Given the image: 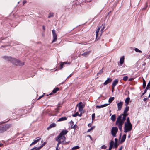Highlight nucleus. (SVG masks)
I'll list each match as a JSON object with an SVG mask.
<instances>
[{
  "instance_id": "nucleus-1",
  "label": "nucleus",
  "mask_w": 150,
  "mask_h": 150,
  "mask_svg": "<svg viewBox=\"0 0 150 150\" xmlns=\"http://www.w3.org/2000/svg\"><path fill=\"white\" fill-rule=\"evenodd\" d=\"M3 58L6 60L10 61L13 64L17 66H22L24 65V62L11 57L4 56Z\"/></svg>"
},
{
  "instance_id": "nucleus-2",
  "label": "nucleus",
  "mask_w": 150,
  "mask_h": 150,
  "mask_svg": "<svg viewBox=\"0 0 150 150\" xmlns=\"http://www.w3.org/2000/svg\"><path fill=\"white\" fill-rule=\"evenodd\" d=\"M126 118L124 117H122L121 116H119L117 118L115 124L118 127L120 131H121L122 125L123 124Z\"/></svg>"
},
{
  "instance_id": "nucleus-3",
  "label": "nucleus",
  "mask_w": 150,
  "mask_h": 150,
  "mask_svg": "<svg viewBox=\"0 0 150 150\" xmlns=\"http://www.w3.org/2000/svg\"><path fill=\"white\" fill-rule=\"evenodd\" d=\"M132 129V125L131 123H125L124 131L125 133L130 131Z\"/></svg>"
},
{
  "instance_id": "nucleus-4",
  "label": "nucleus",
  "mask_w": 150,
  "mask_h": 150,
  "mask_svg": "<svg viewBox=\"0 0 150 150\" xmlns=\"http://www.w3.org/2000/svg\"><path fill=\"white\" fill-rule=\"evenodd\" d=\"M129 110V107L128 106L126 107L123 113L120 116H121V117L122 116L123 117H124L126 118V117L129 115L128 113H127V112Z\"/></svg>"
},
{
  "instance_id": "nucleus-5",
  "label": "nucleus",
  "mask_w": 150,
  "mask_h": 150,
  "mask_svg": "<svg viewBox=\"0 0 150 150\" xmlns=\"http://www.w3.org/2000/svg\"><path fill=\"white\" fill-rule=\"evenodd\" d=\"M76 106H78L79 109V111L80 112H83V108L84 105L83 104L82 102H80Z\"/></svg>"
},
{
  "instance_id": "nucleus-6",
  "label": "nucleus",
  "mask_w": 150,
  "mask_h": 150,
  "mask_svg": "<svg viewBox=\"0 0 150 150\" xmlns=\"http://www.w3.org/2000/svg\"><path fill=\"white\" fill-rule=\"evenodd\" d=\"M118 131V128L117 127H113L111 129V134L114 137L116 136V133Z\"/></svg>"
},
{
  "instance_id": "nucleus-7",
  "label": "nucleus",
  "mask_w": 150,
  "mask_h": 150,
  "mask_svg": "<svg viewBox=\"0 0 150 150\" xmlns=\"http://www.w3.org/2000/svg\"><path fill=\"white\" fill-rule=\"evenodd\" d=\"M56 138L57 139H60V140H62V143L63 144H68L69 143V141L68 142H64L66 139L65 136H62L61 137H58V136Z\"/></svg>"
},
{
  "instance_id": "nucleus-8",
  "label": "nucleus",
  "mask_w": 150,
  "mask_h": 150,
  "mask_svg": "<svg viewBox=\"0 0 150 150\" xmlns=\"http://www.w3.org/2000/svg\"><path fill=\"white\" fill-rule=\"evenodd\" d=\"M52 31L53 38V40L52 41V42L53 43L56 41L57 40V37L55 30L54 29L52 30Z\"/></svg>"
},
{
  "instance_id": "nucleus-9",
  "label": "nucleus",
  "mask_w": 150,
  "mask_h": 150,
  "mask_svg": "<svg viewBox=\"0 0 150 150\" xmlns=\"http://www.w3.org/2000/svg\"><path fill=\"white\" fill-rule=\"evenodd\" d=\"M68 131L67 130H63L61 132L59 133L58 135V137H61L62 136H64L68 132Z\"/></svg>"
},
{
  "instance_id": "nucleus-10",
  "label": "nucleus",
  "mask_w": 150,
  "mask_h": 150,
  "mask_svg": "<svg viewBox=\"0 0 150 150\" xmlns=\"http://www.w3.org/2000/svg\"><path fill=\"white\" fill-rule=\"evenodd\" d=\"M11 127V125H7L3 127H2L3 131V132L7 130L8 129L10 128Z\"/></svg>"
},
{
  "instance_id": "nucleus-11",
  "label": "nucleus",
  "mask_w": 150,
  "mask_h": 150,
  "mask_svg": "<svg viewBox=\"0 0 150 150\" xmlns=\"http://www.w3.org/2000/svg\"><path fill=\"white\" fill-rule=\"evenodd\" d=\"M123 105V102H120L119 103H118L117 104V108H118V110L119 111H120L121 110L122 106Z\"/></svg>"
},
{
  "instance_id": "nucleus-12",
  "label": "nucleus",
  "mask_w": 150,
  "mask_h": 150,
  "mask_svg": "<svg viewBox=\"0 0 150 150\" xmlns=\"http://www.w3.org/2000/svg\"><path fill=\"white\" fill-rule=\"evenodd\" d=\"M118 82V80L117 79H115L113 81L112 84V86L113 87L112 90L114 89V87L117 84Z\"/></svg>"
},
{
  "instance_id": "nucleus-13",
  "label": "nucleus",
  "mask_w": 150,
  "mask_h": 150,
  "mask_svg": "<svg viewBox=\"0 0 150 150\" xmlns=\"http://www.w3.org/2000/svg\"><path fill=\"white\" fill-rule=\"evenodd\" d=\"M112 81V79L110 78H108L107 79L104 83L103 84L105 85H106L109 83L111 82Z\"/></svg>"
},
{
  "instance_id": "nucleus-14",
  "label": "nucleus",
  "mask_w": 150,
  "mask_h": 150,
  "mask_svg": "<svg viewBox=\"0 0 150 150\" xmlns=\"http://www.w3.org/2000/svg\"><path fill=\"white\" fill-rule=\"evenodd\" d=\"M56 124L54 123H53L51 124L50 125L47 127V129L49 130L51 128L54 127L56 126Z\"/></svg>"
},
{
  "instance_id": "nucleus-15",
  "label": "nucleus",
  "mask_w": 150,
  "mask_h": 150,
  "mask_svg": "<svg viewBox=\"0 0 150 150\" xmlns=\"http://www.w3.org/2000/svg\"><path fill=\"white\" fill-rule=\"evenodd\" d=\"M126 135L125 134H124L123 135V136H122V139L121 140V143H123V142H124V141H125V140L126 139Z\"/></svg>"
},
{
  "instance_id": "nucleus-16",
  "label": "nucleus",
  "mask_w": 150,
  "mask_h": 150,
  "mask_svg": "<svg viewBox=\"0 0 150 150\" xmlns=\"http://www.w3.org/2000/svg\"><path fill=\"white\" fill-rule=\"evenodd\" d=\"M67 119V118L66 117H62L59 119L57 121L59 122L65 120Z\"/></svg>"
},
{
  "instance_id": "nucleus-17",
  "label": "nucleus",
  "mask_w": 150,
  "mask_h": 150,
  "mask_svg": "<svg viewBox=\"0 0 150 150\" xmlns=\"http://www.w3.org/2000/svg\"><path fill=\"white\" fill-rule=\"evenodd\" d=\"M89 54L90 52L88 51L82 54L81 55L83 57H86Z\"/></svg>"
},
{
  "instance_id": "nucleus-18",
  "label": "nucleus",
  "mask_w": 150,
  "mask_h": 150,
  "mask_svg": "<svg viewBox=\"0 0 150 150\" xmlns=\"http://www.w3.org/2000/svg\"><path fill=\"white\" fill-rule=\"evenodd\" d=\"M40 139L41 138H39V139L35 140L30 144V146H31L32 145H34L37 143Z\"/></svg>"
},
{
  "instance_id": "nucleus-19",
  "label": "nucleus",
  "mask_w": 150,
  "mask_h": 150,
  "mask_svg": "<svg viewBox=\"0 0 150 150\" xmlns=\"http://www.w3.org/2000/svg\"><path fill=\"white\" fill-rule=\"evenodd\" d=\"M124 56L121 57L120 59V63L121 64H122L124 62Z\"/></svg>"
},
{
  "instance_id": "nucleus-20",
  "label": "nucleus",
  "mask_w": 150,
  "mask_h": 150,
  "mask_svg": "<svg viewBox=\"0 0 150 150\" xmlns=\"http://www.w3.org/2000/svg\"><path fill=\"white\" fill-rule=\"evenodd\" d=\"M55 139L58 142L56 147L58 148L59 144L61 143H62V140H60V139H57L56 138Z\"/></svg>"
},
{
  "instance_id": "nucleus-21",
  "label": "nucleus",
  "mask_w": 150,
  "mask_h": 150,
  "mask_svg": "<svg viewBox=\"0 0 150 150\" xmlns=\"http://www.w3.org/2000/svg\"><path fill=\"white\" fill-rule=\"evenodd\" d=\"M100 27H99L97 29V30H96V38H97L98 37V33L99 32V30L100 29Z\"/></svg>"
},
{
  "instance_id": "nucleus-22",
  "label": "nucleus",
  "mask_w": 150,
  "mask_h": 150,
  "mask_svg": "<svg viewBox=\"0 0 150 150\" xmlns=\"http://www.w3.org/2000/svg\"><path fill=\"white\" fill-rule=\"evenodd\" d=\"M111 119L114 122L115 121L116 119V115H115L114 114L112 115L111 117Z\"/></svg>"
},
{
  "instance_id": "nucleus-23",
  "label": "nucleus",
  "mask_w": 150,
  "mask_h": 150,
  "mask_svg": "<svg viewBox=\"0 0 150 150\" xmlns=\"http://www.w3.org/2000/svg\"><path fill=\"white\" fill-rule=\"evenodd\" d=\"M114 99V97H110L108 100V102L110 103H111L113 100Z\"/></svg>"
},
{
  "instance_id": "nucleus-24",
  "label": "nucleus",
  "mask_w": 150,
  "mask_h": 150,
  "mask_svg": "<svg viewBox=\"0 0 150 150\" xmlns=\"http://www.w3.org/2000/svg\"><path fill=\"white\" fill-rule=\"evenodd\" d=\"M79 147L78 146L73 147L71 149V150H75L79 149Z\"/></svg>"
},
{
  "instance_id": "nucleus-25",
  "label": "nucleus",
  "mask_w": 150,
  "mask_h": 150,
  "mask_svg": "<svg viewBox=\"0 0 150 150\" xmlns=\"http://www.w3.org/2000/svg\"><path fill=\"white\" fill-rule=\"evenodd\" d=\"M129 100L130 98L129 97L127 98L125 100V103L126 104H128Z\"/></svg>"
},
{
  "instance_id": "nucleus-26",
  "label": "nucleus",
  "mask_w": 150,
  "mask_h": 150,
  "mask_svg": "<svg viewBox=\"0 0 150 150\" xmlns=\"http://www.w3.org/2000/svg\"><path fill=\"white\" fill-rule=\"evenodd\" d=\"M59 90V89L58 88H54L53 91L52 92L53 93H56L57 91H58Z\"/></svg>"
},
{
  "instance_id": "nucleus-27",
  "label": "nucleus",
  "mask_w": 150,
  "mask_h": 150,
  "mask_svg": "<svg viewBox=\"0 0 150 150\" xmlns=\"http://www.w3.org/2000/svg\"><path fill=\"white\" fill-rule=\"evenodd\" d=\"M134 50L137 52L141 53L142 52V51L137 48H135L134 49Z\"/></svg>"
},
{
  "instance_id": "nucleus-28",
  "label": "nucleus",
  "mask_w": 150,
  "mask_h": 150,
  "mask_svg": "<svg viewBox=\"0 0 150 150\" xmlns=\"http://www.w3.org/2000/svg\"><path fill=\"white\" fill-rule=\"evenodd\" d=\"M150 88V81L149 82L146 88V89H148Z\"/></svg>"
},
{
  "instance_id": "nucleus-29",
  "label": "nucleus",
  "mask_w": 150,
  "mask_h": 150,
  "mask_svg": "<svg viewBox=\"0 0 150 150\" xmlns=\"http://www.w3.org/2000/svg\"><path fill=\"white\" fill-rule=\"evenodd\" d=\"M130 123V122L129 120V117H128L127 118L126 122H125V123Z\"/></svg>"
},
{
  "instance_id": "nucleus-30",
  "label": "nucleus",
  "mask_w": 150,
  "mask_h": 150,
  "mask_svg": "<svg viewBox=\"0 0 150 150\" xmlns=\"http://www.w3.org/2000/svg\"><path fill=\"white\" fill-rule=\"evenodd\" d=\"M53 13H50L49 14V16L48 17V18H50L53 17Z\"/></svg>"
},
{
  "instance_id": "nucleus-31",
  "label": "nucleus",
  "mask_w": 150,
  "mask_h": 150,
  "mask_svg": "<svg viewBox=\"0 0 150 150\" xmlns=\"http://www.w3.org/2000/svg\"><path fill=\"white\" fill-rule=\"evenodd\" d=\"M114 144V142L113 140H111L110 143V145L111 146H113V145Z\"/></svg>"
},
{
  "instance_id": "nucleus-32",
  "label": "nucleus",
  "mask_w": 150,
  "mask_h": 150,
  "mask_svg": "<svg viewBox=\"0 0 150 150\" xmlns=\"http://www.w3.org/2000/svg\"><path fill=\"white\" fill-rule=\"evenodd\" d=\"M146 84L145 81L144 80L143 82V88H144L146 87Z\"/></svg>"
},
{
  "instance_id": "nucleus-33",
  "label": "nucleus",
  "mask_w": 150,
  "mask_h": 150,
  "mask_svg": "<svg viewBox=\"0 0 150 150\" xmlns=\"http://www.w3.org/2000/svg\"><path fill=\"white\" fill-rule=\"evenodd\" d=\"M78 115H79V113L78 112H77L76 113H75V114L72 115V116L73 117H75L78 116Z\"/></svg>"
},
{
  "instance_id": "nucleus-34",
  "label": "nucleus",
  "mask_w": 150,
  "mask_h": 150,
  "mask_svg": "<svg viewBox=\"0 0 150 150\" xmlns=\"http://www.w3.org/2000/svg\"><path fill=\"white\" fill-rule=\"evenodd\" d=\"M94 128V127H92L90 129H89L88 130L87 132H89L91 131Z\"/></svg>"
},
{
  "instance_id": "nucleus-35",
  "label": "nucleus",
  "mask_w": 150,
  "mask_h": 150,
  "mask_svg": "<svg viewBox=\"0 0 150 150\" xmlns=\"http://www.w3.org/2000/svg\"><path fill=\"white\" fill-rule=\"evenodd\" d=\"M127 79H128V77L127 76H125L123 78V79L124 81H126L127 80Z\"/></svg>"
},
{
  "instance_id": "nucleus-36",
  "label": "nucleus",
  "mask_w": 150,
  "mask_h": 150,
  "mask_svg": "<svg viewBox=\"0 0 150 150\" xmlns=\"http://www.w3.org/2000/svg\"><path fill=\"white\" fill-rule=\"evenodd\" d=\"M46 143V142H44L42 144V145L41 146H40V147H39L40 148V149Z\"/></svg>"
},
{
  "instance_id": "nucleus-37",
  "label": "nucleus",
  "mask_w": 150,
  "mask_h": 150,
  "mask_svg": "<svg viewBox=\"0 0 150 150\" xmlns=\"http://www.w3.org/2000/svg\"><path fill=\"white\" fill-rule=\"evenodd\" d=\"M95 114L93 113L92 114V120H93V119L95 118Z\"/></svg>"
},
{
  "instance_id": "nucleus-38",
  "label": "nucleus",
  "mask_w": 150,
  "mask_h": 150,
  "mask_svg": "<svg viewBox=\"0 0 150 150\" xmlns=\"http://www.w3.org/2000/svg\"><path fill=\"white\" fill-rule=\"evenodd\" d=\"M103 72V69H102L97 74V75H98V74H101Z\"/></svg>"
},
{
  "instance_id": "nucleus-39",
  "label": "nucleus",
  "mask_w": 150,
  "mask_h": 150,
  "mask_svg": "<svg viewBox=\"0 0 150 150\" xmlns=\"http://www.w3.org/2000/svg\"><path fill=\"white\" fill-rule=\"evenodd\" d=\"M109 104H103V105H102V108H103V107L107 106Z\"/></svg>"
},
{
  "instance_id": "nucleus-40",
  "label": "nucleus",
  "mask_w": 150,
  "mask_h": 150,
  "mask_svg": "<svg viewBox=\"0 0 150 150\" xmlns=\"http://www.w3.org/2000/svg\"><path fill=\"white\" fill-rule=\"evenodd\" d=\"M101 148L102 149H105L106 148V147L105 145H103L101 146Z\"/></svg>"
},
{
  "instance_id": "nucleus-41",
  "label": "nucleus",
  "mask_w": 150,
  "mask_h": 150,
  "mask_svg": "<svg viewBox=\"0 0 150 150\" xmlns=\"http://www.w3.org/2000/svg\"><path fill=\"white\" fill-rule=\"evenodd\" d=\"M105 28V27L104 26L103 27V28H102L101 29V31H101V34L103 33V30Z\"/></svg>"
},
{
  "instance_id": "nucleus-42",
  "label": "nucleus",
  "mask_w": 150,
  "mask_h": 150,
  "mask_svg": "<svg viewBox=\"0 0 150 150\" xmlns=\"http://www.w3.org/2000/svg\"><path fill=\"white\" fill-rule=\"evenodd\" d=\"M64 65V64L63 62H61L60 63V65L61 67V69H62V68H63V66Z\"/></svg>"
},
{
  "instance_id": "nucleus-43",
  "label": "nucleus",
  "mask_w": 150,
  "mask_h": 150,
  "mask_svg": "<svg viewBox=\"0 0 150 150\" xmlns=\"http://www.w3.org/2000/svg\"><path fill=\"white\" fill-rule=\"evenodd\" d=\"M117 146H118V144H117V143H115L114 147L115 148H117Z\"/></svg>"
},
{
  "instance_id": "nucleus-44",
  "label": "nucleus",
  "mask_w": 150,
  "mask_h": 150,
  "mask_svg": "<svg viewBox=\"0 0 150 150\" xmlns=\"http://www.w3.org/2000/svg\"><path fill=\"white\" fill-rule=\"evenodd\" d=\"M3 132V131L2 130V127H0V133Z\"/></svg>"
},
{
  "instance_id": "nucleus-45",
  "label": "nucleus",
  "mask_w": 150,
  "mask_h": 150,
  "mask_svg": "<svg viewBox=\"0 0 150 150\" xmlns=\"http://www.w3.org/2000/svg\"><path fill=\"white\" fill-rule=\"evenodd\" d=\"M113 146H111L110 145L109 149H108V150H111L113 148Z\"/></svg>"
},
{
  "instance_id": "nucleus-46",
  "label": "nucleus",
  "mask_w": 150,
  "mask_h": 150,
  "mask_svg": "<svg viewBox=\"0 0 150 150\" xmlns=\"http://www.w3.org/2000/svg\"><path fill=\"white\" fill-rule=\"evenodd\" d=\"M96 108H102V105H101L100 106L97 105L96 106Z\"/></svg>"
},
{
  "instance_id": "nucleus-47",
  "label": "nucleus",
  "mask_w": 150,
  "mask_h": 150,
  "mask_svg": "<svg viewBox=\"0 0 150 150\" xmlns=\"http://www.w3.org/2000/svg\"><path fill=\"white\" fill-rule=\"evenodd\" d=\"M147 90V89H146H146H145L144 91V92L142 94V95H143L146 93Z\"/></svg>"
},
{
  "instance_id": "nucleus-48",
  "label": "nucleus",
  "mask_w": 150,
  "mask_h": 150,
  "mask_svg": "<svg viewBox=\"0 0 150 150\" xmlns=\"http://www.w3.org/2000/svg\"><path fill=\"white\" fill-rule=\"evenodd\" d=\"M64 64H69L70 63L68 62H63Z\"/></svg>"
},
{
  "instance_id": "nucleus-49",
  "label": "nucleus",
  "mask_w": 150,
  "mask_h": 150,
  "mask_svg": "<svg viewBox=\"0 0 150 150\" xmlns=\"http://www.w3.org/2000/svg\"><path fill=\"white\" fill-rule=\"evenodd\" d=\"M43 96H44V95H42V96H39L38 99V100H39V99H41Z\"/></svg>"
},
{
  "instance_id": "nucleus-50",
  "label": "nucleus",
  "mask_w": 150,
  "mask_h": 150,
  "mask_svg": "<svg viewBox=\"0 0 150 150\" xmlns=\"http://www.w3.org/2000/svg\"><path fill=\"white\" fill-rule=\"evenodd\" d=\"M115 143H117V138H115Z\"/></svg>"
},
{
  "instance_id": "nucleus-51",
  "label": "nucleus",
  "mask_w": 150,
  "mask_h": 150,
  "mask_svg": "<svg viewBox=\"0 0 150 150\" xmlns=\"http://www.w3.org/2000/svg\"><path fill=\"white\" fill-rule=\"evenodd\" d=\"M35 149V150H40V148L39 147H38L37 148H36Z\"/></svg>"
},
{
  "instance_id": "nucleus-52",
  "label": "nucleus",
  "mask_w": 150,
  "mask_h": 150,
  "mask_svg": "<svg viewBox=\"0 0 150 150\" xmlns=\"http://www.w3.org/2000/svg\"><path fill=\"white\" fill-rule=\"evenodd\" d=\"M133 79H134L133 78H130L129 79V81H132Z\"/></svg>"
},
{
  "instance_id": "nucleus-53",
  "label": "nucleus",
  "mask_w": 150,
  "mask_h": 150,
  "mask_svg": "<svg viewBox=\"0 0 150 150\" xmlns=\"http://www.w3.org/2000/svg\"><path fill=\"white\" fill-rule=\"evenodd\" d=\"M4 40V38H0V42H1V41Z\"/></svg>"
},
{
  "instance_id": "nucleus-54",
  "label": "nucleus",
  "mask_w": 150,
  "mask_h": 150,
  "mask_svg": "<svg viewBox=\"0 0 150 150\" xmlns=\"http://www.w3.org/2000/svg\"><path fill=\"white\" fill-rule=\"evenodd\" d=\"M81 112V113H80V114H79V115H78V116H80V117H81V116H82V112Z\"/></svg>"
},
{
  "instance_id": "nucleus-55",
  "label": "nucleus",
  "mask_w": 150,
  "mask_h": 150,
  "mask_svg": "<svg viewBox=\"0 0 150 150\" xmlns=\"http://www.w3.org/2000/svg\"><path fill=\"white\" fill-rule=\"evenodd\" d=\"M26 2L27 1H23V4H25L26 3Z\"/></svg>"
},
{
  "instance_id": "nucleus-56",
  "label": "nucleus",
  "mask_w": 150,
  "mask_h": 150,
  "mask_svg": "<svg viewBox=\"0 0 150 150\" xmlns=\"http://www.w3.org/2000/svg\"><path fill=\"white\" fill-rule=\"evenodd\" d=\"M87 136L88 137H89V138H90L92 140V138H91V136L90 135H88Z\"/></svg>"
},
{
  "instance_id": "nucleus-57",
  "label": "nucleus",
  "mask_w": 150,
  "mask_h": 150,
  "mask_svg": "<svg viewBox=\"0 0 150 150\" xmlns=\"http://www.w3.org/2000/svg\"><path fill=\"white\" fill-rule=\"evenodd\" d=\"M88 127H91V123H89V124H88Z\"/></svg>"
},
{
  "instance_id": "nucleus-58",
  "label": "nucleus",
  "mask_w": 150,
  "mask_h": 150,
  "mask_svg": "<svg viewBox=\"0 0 150 150\" xmlns=\"http://www.w3.org/2000/svg\"><path fill=\"white\" fill-rule=\"evenodd\" d=\"M147 98H144V99H143V100L144 101H146L147 100Z\"/></svg>"
},
{
  "instance_id": "nucleus-59",
  "label": "nucleus",
  "mask_w": 150,
  "mask_h": 150,
  "mask_svg": "<svg viewBox=\"0 0 150 150\" xmlns=\"http://www.w3.org/2000/svg\"><path fill=\"white\" fill-rule=\"evenodd\" d=\"M122 146L120 148L119 150H122Z\"/></svg>"
},
{
  "instance_id": "nucleus-60",
  "label": "nucleus",
  "mask_w": 150,
  "mask_h": 150,
  "mask_svg": "<svg viewBox=\"0 0 150 150\" xmlns=\"http://www.w3.org/2000/svg\"><path fill=\"white\" fill-rule=\"evenodd\" d=\"M43 29L44 30H45V27L44 26H43Z\"/></svg>"
},
{
  "instance_id": "nucleus-61",
  "label": "nucleus",
  "mask_w": 150,
  "mask_h": 150,
  "mask_svg": "<svg viewBox=\"0 0 150 150\" xmlns=\"http://www.w3.org/2000/svg\"><path fill=\"white\" fill-rule=\"evenodd\" d=\"M36 148V147H34V148H32V149H31V150H34V149H35V148Z\"/></svg>"
},
{
  "instance_id": "nucleus-62",
  "label": "nucleus",
  "mask_w": 150,
  "mask_h": 150,
  "mask_svg": "<svg viewBox=\"0 0 150 150\" xmlns=\"http://www.w3.org/2000/svg\"><path fill=\"white\" fill-rule=\"evenodd\" d=\"M3 145V144H1V143L0 144V146H1Z\"/></svg>"
},
{
  "instance_id": "nucleus-63",
  "label": "nucleus",
  "mask_w": 150,
  "mask_h": 150,
  "mask_svg": "<svg viewBox=\"0 0 150 150\" xmlns=\"http://www.w3.org/2000/svg\"><path fill=\"white\" fill-rule=\"evenodd\" d=\"M56 150H59L58 148L56 147Z\"/></svg>"
},
{
  "instance_id": "nucleus-64",
  "label": "nucleus",
  "mask_w": 150,
  "mask_h": 150,
  "mask_svg": "<svg viewBox=\"0 0 150 150\" xmlns=\"http://www.w3.org/2000/svg\"><path fill=\"white\" fill-rule=\"evenodd\" d=\"M146 65V63H144H144H143V65L144 66V65Z\"/></svg>"
}]
</instances>
